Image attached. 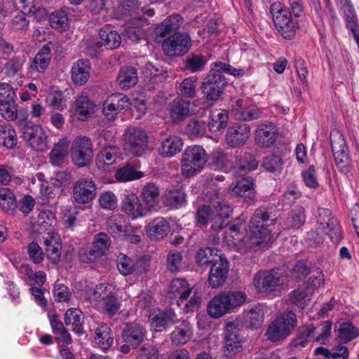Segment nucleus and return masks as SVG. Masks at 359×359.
Returning <instances> with one entry per match:
<instances>
[{
  "mask_svg": "<svg viewBox=\"0 0 359 359\" xmlns=\"http://www.w3.org/2000/svg\"><path fill=\"white\" fill-rule=\"evenodd\" d=\"M0 114L7 121H15L18 118L20 114L14 97L0 103Z\"/></svg>",
  "mask_w": 359,
  "mask_h": 359,
  "instance_id": "obj_56",
  "label": "nucleus"
},
{
  "mask_svg": "<svg viewBox=\"0 0 359 359\" xmlns=\"http://www.w3.org/2000/svg\"><path fill=\"white\" fill-rule=\"evenodd\" d=\"M229 273V262L223 255L211 265L208 282L212 287L222 285L226 280Z\"/></svg>",
  "mask_w": 359,
  "mask_h": 359,
  "instance_id": "obj_23",
  "label": "nucleus"
},
{
  "mask_svg": "<svg viewBox=\"0 0 359 359\" xmlns=\"http://www.w3.org/2000/svg\"><path fill=\"white\" fill-rule=\"evenodd\" d=\"M50 25L53 29L65 30L68 27V18L67 13L63 10H57L49 16Z\"/></svg>",
  "mask_w": 359,
  "mask_h": 359,
  "instance_id": "obj_60",
  "label": "nucleus"
},
{
  "mask_svg": "<svg viewBox=\"0 0 359 359\" xmlns=\"http://www.w3.org/2000/svg\"><path fill=\"white\" fill-rule=\"evenodd\" d=\"M196 76L184 79L180 83L179 89L180 94L186 97H194L196 93Z\"/></svg>",
  "mask_w": 359,
  "mask_h": 359,
  "instance_id": "obj_62",
  "label": "nucleus"
},
{
  "mask_svg": "<svg viewBox=\"0 0 359 359\" xmlns=\"http://www.w3.org/2000/svg\"><path fill=\"white\" fill-rule=\"evenodd\" d=\"M136 263L128 256L120 253L117 257V269L119 272L127 276L132 274L136 270Z\"/></svg>",
  "mask_w": 359,
  "mask_h": 359,
  "instance_id": "obj_59",
  "label": "nucleus"
},
{
  "mask_svg": "<svg viewBox=\"0 0 359 359\" xmlns=\"http://www.w3.org/2000/svg\"><path fill=\"white\" fill-rule=\"evenodd\" d=\"M229 191L231 195L243 197L247 201H253L255 197L254 183L250 177L242 178L236 184H232L229 187Z\"/></svg>",
  "mask_w": 359,
  "mask_h": 359,
  "instance_id": "obj_29",
  "label": "nucleus"
},
{
  "mask_svg": "<svg viewBox=\"0 0 359 359\" xmlns=\"http://www.w3.org/2000/svg\"><path fill=\"white\" fill-rule=\"evenodd\" d=\"M0 207L7 212H13L15 209L16 199L11 189H0Z\"/></svg>",
  "mask_w": 359,
  "mask_h": 359,
  "instance_id": "obj_57",
  "label": "nucleus"
},
{
  "mask_svg": "<svg viewBox=\"0 0 359 359\" xmlns=\"http://www.w3.org/2000/svg\"><path fill=\"white\" fill-rule=\"evenodd\" d=\"M120 87L128 89L137 83V74L136 69L132 67H122L117 77Z\"/></svg>",
  "mask_w": 359,
  "mask_h": 359,
  "instance_id": "obj_46",
  "label": "nucleus"
},
{
  "mask_svg": "<svg viewBox=\"0 0 359 359\" xmlns=\"http://www.w3.org/2000/svg\"><path fill=\"white\" fill-rule=\"evenodd\" d=\"M187 134L191 138L202 136L205 133L206 124L204 121L191 120L185 128Z\"/></svg>",
  "mask_w": 359,
  "mask_h": 359,
  "instance_id": "obj_64",
  "label": "nucleus"
},
{
  "mask_svg": "<svg viewBox=\"0 0 359 359\" xmlns=\"http://www.w3.org/2000/svg\"><path fill=\"white\" fill-rule=\"evenodd\" d=\"M69 141L67 138L60 139L50 152V162L55 166H62L66 163Z\"/></svg>",
  "mask_w": 359,
  "mask_h": 359,
  "instance_id": "obj_33",
  "label": "nucleus"
},
{
  "mask_svg": "<svg viewBox=\"0 0 359 359\" xmlns=\"http://www.w3.org/2000/svg\"><path fill=\"white\" fill-rule=\"evenodd\" d=\"M22 138L33 150L44 152L48 149V137L40 126H26Z\"/></svg>",
  "mask_w": 359,
  "mask_h": 359,
  "instance_id": "obj_15",
  "label": "nucleus"
},
{
  "mask_svg": "<svg viewBox=\"0 0 359 359\" xmlns=\"http://www.w3.org/2000/svg\"><path fill=\"white\" fill-rule=\"evenodd\" d=\"M316 218L318 230L327 234L334 243H338L341 239V230L337 219L332 217L330 210L318 208Z\"/></svg>",
  "mask_w": 359,
  "mask_h": 359,
  "instance_id": "obj_11",
  "label": "nucleus"
},
{
  "mask_svg": "<svg viewBox=\"0 0 359 359\" xmlns=\"http://www.w3.org/2000/svg\"><path fill=\"white\" fill-rule=\"evenodd\" d=\"M336 4L343 12L346 27L359 22L355 10L351 0H336Z\"/></svg>",
  "mask_w": 359,
  "mask_h": 359,
  "instance_id": "obj_52",
  "label": "nucleus"
},
{
  "mask_svg": "<svg viewBox=\"0 0 359 359\" xmlns=\"http://www.w3.org/2000/svg\"><path fill=\"white\" fill-rule=\"evenodd\" d=\"M102 309L109 316L116 315L121 308V302L113 294H107L102 298Z\"/></svg>",
  "mask_w": 359,
  "mask_h": 359,
  "instance_id": "obj_58",
  "label": "nucleus"
},
{
  "mask_svg": "<svg viewBox=\"0 0 359 359\" xmlns=\"http://www.w3.org/2000/svg\"><path fill=\"white\" fill-rule=\"evenodd\" d=\"M246 225L240 219L230 225L224 231V241L230 247H240L246 245L245 239Z\"/></svg>",
  "mask_w": 359,
  "mask_h": 359,
  "instance_id": "obj_21",
  "label": "nucleus"
},
{
  "mask_svg": "<svg viewBox=\"0 0 359 359\" xmlns=\"http://www.w3.org/2000/svg\"><path fill=\"white\" fill-rule=\"evenodd\" d=\"M253 284L259 292H273L283 284V276L275 270L259 271L254 276Z\"/></svg>",
  "mask_w": 359,
  "mask_h": 359,
  "instance_id": "obj_14",
  "label": "nucleus"
},
{
  "mask_svg": "<svg viewBox=\"0 0 359 359\" xmlns=\"http://www.w3.org/2000/svg\"><path fill=\"white\" fill-rule=\"evenodd\" d=\"M94 341L104 351L109 350L114 343L111 330L105 323H101L94 332Z\"/></svg>",
  "mask_w": 359,
  "mask_h": 359,
  "instance_id": "obj_35",
  "label": "nucleus"
},
{
  "mask_svg": "<svg viewBox=\"0 0 359 359\" xmlns=\"http://www.w3.org/2000/svg\"><path fill=\"white\" fill-rule=\"evenodd\" d=\"M191 47V39L187 33L177 32L167 39L163 43L162 48L166 55L170 56H181L185 55Z\"/></svg>",
  "mask_w": 359,
  "mask_h": 359,
  "instance_id": "obj_12",
  "label": "nucleus"
},
{
  "mask_svg": "<svg viewBox=\"0 0 359 359\" xmlns=\"http://www.w3.org/2000/svg\"><path fill=\"white\" fill-rule=\"evenodd\" d=\"M123 141L124 150L128 155L140 157L148 148L147 134L140 128H127L123 133Z\"/></svg>",
  "mask_w": 359,
  "mask_h": 359,
  "instance_id": "obj_7",
  "label": "nucleus"
},
{
  "mask_svg": "<svg viewBox=\"0 0 359 359\" xmlns=\"http://www.w3.org/2000/svg\"><path fill=\"white\" fill-rule=\"evenodd\" d=\"M191 335L190 323L187 320H182L180 324L175 325L174 330L171 332V342L176 346L184 345L189 341Z\"/></svg>",
  "mask_w": 359,
  "mask_h": 359,
  "instance_id": "obj_38",
  "label": "nucleus"
},
{
  "mask_svg": "<svg viewBox=\"0 0 359 359\" xmlns=\"http://www.w3.org/2000/svg\"><path fill=\"white\" fill-rule=\"evenodd\" d=\"M331 145L337 168L341 173L347 175L351 169V159L346 142L342 134L337 133L331 137Z\"/></svg>",
  "mask_w": 359,
  "mask_h": 359,
  "instance_id": "obj_10",
  "label": "nucleus"
},
{
  "mask_svg": "<svg viewBox=\"0 0 359 359\" xmlns=\"http://www.w3.org/2000/svg\"><path fill=\"white\" fill-rule=\"evenodd\" d=\"M192 291V287L189 286L187 281L182 278L174 279L169 287V292L175 295L179 296L181 301L187 299Z\"/></svg>",
  "mask_w": 359,
  "mask_h": 359,
  "instance_id": "obj_50",
  "label": "nucleus"
},
{
  "mask_svg": "<svg viewBox=\"0 0 359 359\" xmlns=\"http://www.w3.org/2000/svg\"><path fill=\"white\" fill-rule=\"evenodd\" d=\"M183 23V18L178 14H174L166 18L161 23L158 24L154 29L156 36L165 37L177 33Z\"/></svg>",
  "mask_w": 359,
  "mask_h": 359,
  "instance_id": "obj_28",
  "label": "nucleus"
},
{
  "mask_svg": "<svg viewBox=\"0 0 359 359\" xmlns=\"http://www.w3.org/2000/svg\"><path fill=\"white\" fill-rule=\"evenodd\" d=\"M140 4L141 3H140L138 0L124 1L126 11L131 13V15H133V13L137 15L133 18V20L137 21V24L140 25H143L144 24H147V20L144 16L152 17L154 15L155 12L152 8L143 6L140 7Z\"/></svg>",
  "mask_w": 359,
  "mask_h": 359,
  "instance_id": "obj_30",
  "label": "nucleus"
},
{
  "mask_svg": "<svg viewBox=\"0 0 359 359\" xmlns=\"http://www.w3.org/2000/svg\"><path fill=\"white\" fill-rule=\"evenodd\" d=\"M316 327L313 325L303 326L299 331V334L294 339V346L296 348L304 347L311 340L315 339Z\"/></svg>",
  "mask_w": 359,
  "mask_h": 359,
  "instance_id": "obj_53",
  "label": "nucleus"
},
{
  "mask_svg": "<svg viewBox=\"0 0 359 359\" xmlns=\"http://www.w3.org/2000/svg\"><path fill=\"white\" fill-rule=\"evenodd\" d=\"M43 244L48 259L53 264L57 263L62 250L60 237L57 234L48 235L43 238Z\"/></svg>",
  "mask_w": 359,
  "mask_h": 359,
  "instance_id": "obj_36",
  "label": "nucleus"
},
{
  "mask_svg": "<svg viewBox=\"0 0 359 359\" xmlns=\"http://www.w3.org/2000/svg\"><path fill=\"white\" fill-rule=\"evenodd\" d=\"M183 144L181 137L170 135L161 141L158 152L161 156L170 158L181 151Z\"/></svg>",
  "mask_w": 359,
  "mask_h": 359,
  "instance_id": "obj_27",
  "label": "nucleus"
},
{
  "mask_svg": "<svg viewBox=\"0 0 359 359\" xmlns=\"http://www.w3.org/2000/svg\"><path fill=\"white\" fill-rule=\"evenodd\" d=\"M100 45L105 46L108 49H114L118 48L121 41L120 34L116 32L111 30L109 27H103L99 32Z\"/></svg>",
  "mask_w": 359,
  "mask_h": 359,
  "instance_id": "obj_43",
  "label": "nucleus"
},
{
  "mask_svg": "<svg viewBox=\"0 0 359 359\" xmlns=\"http://www.w3.org/2000/svg\"><path fill=\"white\" fill-rule=\"evenodd\" d=\"M121 209L132 219L142 217L149 212L137 195L133 193L125 195L121 203Z\"/></svg>",
  "mask_w": 359,
  "mask_h": 359,
  "instance_id": "obj_20",
  "label": "nucleus"
},
{
  "mask_svg": "<svg viewBox=\"0 0 359 359\" xmlns=\"http://www.w3.org/2000/svg\"><path fill=\"white\" fill-rule=\"evenodd\" d=\"M207 161L208 154L202 146H189L182 154L181 173L187 177H193L202 171Z\"/></svg>",
  "mask_w": 359,
  "mask_h": 359,
  "instance_id": "obj_5",
  "label": "nucleus"
},
{
  "mask_svg": "<svg viewBox=\"0 0 359 359\" xmlns=\"http://www.w3.org/2000/svg\"><path fill=\"white\" fill-rule=\"evenodd\" d=\"M210 203L212 208L203 205L198 208L196 213L197 222L203 225L211 222L213 230L222 229L224 219L231 215L232 208L226 201L219 196L211 199Z\"/></svg>",
  "mask_w": 359,
  "mask_h": 359,
  "instance_id": "obj_2",
  "label": "nucleus"
},
{
  "mask_svg": "<svg viewBox=\"0 0 359 359\" xmlns=\"http://www.w3.org/2000/svg\"><path fill=\"white\" fill-rule=\"evenodd\" d=\"M83 313L80 309L71 308L67 309L65 315V323L66 325H72L73 331L78 335L83 333Z\"/></svg>",
  "mask_w": 359,
  "mask_h": 359,
  "instance_id": "obj_45",
  "label": "nucleus"
},
{
  "mask_svg": "<svg viewBox=\"0 0 359 359\" xmlns=\"http://www.w3.org/2000/svg\"><path fill=\"white\" fill-rule=\"evenodd\" d=\"M147 332V330L142 325L133 322L126 325L121 337L125 343H128L133 348H136L145 339Z\"/></svg>",
  "mask_w": 359,
  "mask_h": 359,
  "instance_id": "obj_22",
  "label": "nucleus"
},
{
  "mask_svg": "<svg viewBox=\"0 0 359 359\" xmlns=\"http://www.w3.org/2000/svg\"><path fill=\"white\" fill-rule=\"evenodd\" d=\"M76 113L78 118L85 121L94 112L95 104L90 100L86 93L82 92L75 100Z\"/></svg>",
  "mask_w": 359,
  "mask_h": 359,
  "instance_id": "obj_39",
  "label": "nucleus"
},
{
  "mask_svg": "<svg viewBox=\"0 0 359 359\" xmlns=\"http://www.w3.org/2000/svg\"><path fill=\"white\" fill-rule=\"evenodd\" d=\"M106 224L107 232L115 238H121L124 232L131 229V224L122 214L112 215L107 219Z\"/></svg>",
  "mask_w": 359,
  "mask_h": 359,
  "instance_id": "obj_25",
  "label": "nucleus"
},
{
  "mask_svg": "<svg viewBox=\"0 0 359 359\" xmlns=\"http://www.w3.org/2000/svg\"><path fill=\"white\" fill-rule=\"evenodd\" d=\"M222 255L221 250L217 248H205L198 251L196 259L200 266H205L212 265L217 259H219Z\"/></svg>",
  "mask_w": 359,
  "mask_h": 359,
  "instance_id": "obj_44",
  "label": "nucleus"
},
{
  "mask_svg": "<svg viewBox=\"0 0 359 359\" xmlns=\"http://www.w3.org/2000/svg\"><path fill=\"white\" fill-rule=\"evenodd\" d=\"M169 114L175 123L182 121L191 114L189 102L177 97L170 104Z\"/></svg>",
  "mask_w": 359,
  "mask_h": 359,
  "instance_id": "obj_37",
  "label": "nucleus"
},
{
  "mask_svg": "<svg viewBox=\"0 0 359 359\" xmlns=\"http://www.w3.org/2000/svg\"><path fill=\"white\" fill-rule=\"evenodd\" d=\"M13 5L20 12L15 15L11 21V25L13 29L25 30L29 27V20L25 15L34 13L36 11V7L34 6L33 0H13Z\"/></svg>",
  "mask_w": 359,
  "mask_h": 359,
  "instance_id": "obj_18",
  "label": "nucleus"
},
{
  "mask_svg": "<svg viewBox=\"0 0 359 359\" xmlns=\"http://www.w3.org/2000/svg\"><path fill=\"white\" fill-rule=\"evenodd\" d=\"M141 196L145 206L150 211L158 204L159 189L154 184L149 183L143 188Z\"/></svg>",
  "mask_w": 359,
  "mask_h": 359,
  "instance_id": "obj_51",
  "label": "nucleus"
},
{
  "mask_svg": "<svg viewBox=\"0 0 359 359\" xmlns=\"http://www.w3.org/2000/svg\"><path fill=\"white\" fill-rule=\"evenodd\" d=\"M262 166L270 172H280L283 168V161L276 154H271L263 159Z\"/></svg>",
  "mask_w": 359,
  "mask_h": 359,
  "instance_id": "obj_61",
  "label": "nucleus"
},
{
  "mask_svg": "<svg viewBox=\"0 0 359 359\" xmlns=\"http://www.w3.org/2000/svg\"><path fill=\"white\" fill-rule=\"evenodd\" d=\"M270 218V213L265 208H258L250 219V246L264 248L272 242L271 229H269L263 223Z\"/></svg>",
  "mask_w": 359,
  "mask_h": 359,
  "instance_id": "obj_4",
  "label": "nucleus"
},
{
  "mask_svg": "<svg viewBox=\"0 0 359 359\" xmlns=\"http://www.w3.org/2000/svg\"><path fill=\"white\" fill-rule=\"evenodd\" d=\"M111 245L110 239L105 233H100L95 237L92 246L83 248L79 252V257L82 262H95L103 256Z\"/></svg>",
  "mask_w": 359,
  "mask_h": 359,
  "instance_id": "obj_13",
  "label": "nucleus"
},
{
  "mask_svg": "<svg viewBox=\"0 0 359 359\" xmlns=\"http://www.w3.org/2000/svg\"><path fill=\"white\" fill-rule=\"evenodd\" d=\"M258 161L250 154H245L240 162L233 168V174L243 176L246 173L256 170L258 167Z\"/></svg>",
  "mask_w": 359,
  "mask_h": 359,
  "instance_id": "obj_49",
  "label": "nucleus"
},
{
  "mask_svg": "<svg viewBox=\"0 0 359 359\" xmlns=\"http://www.w3.org/2000/svg\"><path fill=\"white\" fill-rule=\"evenodd\" d=\"M335 341L339 345L347 344L359 337V330L348 322L338 323L334 327Z\"/></svg>",
  "mask_w": 359,
  "mask_h": 359,
  "instance_id": "obj_26",
  "label": "nucleus"
},
{
  "mask_svg": "<svg viewBox=\"0 0 359 359\" xmlns=\"http://www.w3.org/2000/svg\"><path fill=\"white\" fill-rule=\"evenodd\" d=\"M289 8H287L280 2H274L270 6L273 22L278 32L286 39L294 38L304 17L302 1L289 0Z\"/></svg>",
  "mask_w": 359,
  "mask_h": 359,
  "instance_id": "obj_1",
  "label": "nucleus"
},
{
  "mask_svg": "<svg viewBox=\"0 0 359 359\" xmlns=\"http://www.w3.org/2000/svg\"><path fill=\"white\" fill-rule=\"evenodd\" d=\"M17 134L11 124L0 125V146L13 149L17 144Z\"/></svg>",
  "mask_w": 359,
  "mask_h": 359,
  "instance_id": "obj_48",
  "label": "nucleus"
},
{
  "mask_svg": "<svg viewBox=\"0 0 359 359\" xmlns=\"http://www.w3.org/2000/svg\"><path fill=\"white\" fill-rule=\"evenodd\" d=\"M240 321L238 320L226 322L224 339V353L232 357L242 351L243 338L240 334Z\"/></svg>",
  "mask_w": 359,
  "mask_h": 359,
  "instance_id": "obj_8",
  "label": "nucleus"
},
{
  "mask_svg": "<svg viewBox=\"0 0 359 359\" xmlns=\"http://www.w3.org/2000/svg\"><path fill=\"white\" fill-rule=\"evenodd\" d=\"M264 312L259 306H255L243 314L245 323L250 328L259 327L264 320Z\"/></svg>",
  "mask_w": 359,
  "mask_h": 359,
  "instance_id": "obj_55",
  "label": "nucleus"
},
{
  "mask_svg": "<svg viewBox=\"0 0 359 359\" xmlns=\"http://www.w3.org/2000/svg\"><path fill=\"white\" fill-rule=\"evenodd\" d=\"M208 62L207 57L201 53H192L188 55L184 62V69L191 73L204 70Z\"/></svg>",
  "mask_w": 359,
  "mask_h": 359,
  "instance_id": "obj_47",
  "label": "nucleus"
},
{
  "mask_svg": "<svg viewBox=\"0 0 359 359\" xmlns=\"http://www.w3.org/2000/svg\"><path fill=\"white\" fill-rule=\"evenodd\" d=\"M231 114L237 120L250 121L261 117V111L255 107L249 105L248 98H239L231 108Z\"/></svg>",
  "mask_w": 359,
  "mask_h": 359,
  "instance_id": "obj_19",
  "label": "nucleus"
},
{
  "mask_svg": "<svg viewBox=\"0 0 359 359\" xmlns=\"http://www.w3.org/2000/svg\"><path fill=\"white\" fill-rule=\"evenodd\" d=\"M251 128L247 123H234L225 135L226 144L231 147H238L245 144L250 137Z\"/></svg>",
  "mask_w": 359,
  "mask_h": 359,
  "instance_id": "obj_17",
  "label": "nucleus"
},
{
  "mask_svg": "<svg viewBox=\"0 0 359 359\" xmlns=\"http://www.w3.org/2000/svg\"><path fill=\"white\" fill-rule=\"evenodd\" d=\"M90 62L87 60H80L72 67V79L76 85L85 84L90 76Z\"/></svg>",
  "mask_w": 359,
  "mask_h": 359,
  "instance_id": "obj_40",
  "label": "nucleus"
},
{
  "mask_svg": "<svg viewBox=\"0 0 359 359\" xmlns=\"http://www.w3.org/2000/svg\"><path fill=\"white\" fill-rule=\"evenodd\" d=\"M51 59V48L46 44L38 51L29 63V69L32 72L43 73L48 67Z\"/></svg>",
  "mask_w": 359,
  "mask_h": 359,
  "instance_id": "obj_31",
  "label": "nucleus"
},
{
  "mask_svg": "<svg viewBox=\"0 0 359 359\" xmlns=\"http://www.w3.org/2000/svg\"><path fill=\"white\" fill-rule=\"evenodd\" d=\"M277 137L278 129L271 122L260 124L255 131V141L263 147L269 148L273 145Z\"/></svg>",
  "mask_w": 359,
  "mask_h": 359,
  "instance_id": "obj_24",
  "label": "nucleus"
},
{
  "mask_svg": "<svg viewBox=\"0 0 359 359\" xmlns=\"http://www.w3.org/2000/svg\"><path fill=\"white\" fill-rule=\"evenodd\" d=\"M96 189V184L91 179H80L73 187V198L77 203H87L95 197Z\"/></svg>",
  "mask_w": 359,
  "mask_h": 359,
  "instance_id": "obj_16",
  "label": "nucleus"
},
{
  "mask_svg": "<svg viewBox=\"0 0 359 359\" xmlns=\"http://www.w3.org/2000/svg\"><path fill=\"white\" fill-rule=\"evenodd\" d=\"M143 176V173L137 171L135 167L130 164L126 163L122 168L117 170L115 173V177L118 182H129L138 180Z\"/></svg>",
  "mask_w": 359,
  "mask_h": 359,
  "instance_id": "obj_54",
  "label": "nucleus"
},
{
  "mask_svg": "<svg viewBox=\"0 0 359 359\" xmlns=\"http://www.w3.org/2000/svg\"><path fill=\"white\" fill-rule=\"evenodd\" d=\"M228 112L222 109L211 111L208 118V128L212 132L217 133L224 129L228 123Z\"/></svg>",
  "mask_w": 359,
  "mask_h": 359,
  "instance_id": "obj_41",
  "label": "nucleus"
},
{
  "mask_svg": "<svg viewBox=\"0 0 359 359\" xmlns=\"http://www.w3.org/2000/svg\"><path fill=\"white\" fill-rule=\"evenodd\" d=\"M93 143L87 136H79L73 142L70 149L72 162L79 168L88 165L93 158Z\"/></svg>",
  "mask_w": 359,
  "mask_h": 359,
  "instance_id": "obj_9",
  "label": "nucleus"
},
{
  "mask_svg": "<svg viewBox=\"0 0 359 359\" xmlns=\"http://www.w3.org/2000/svg\"><path fill=\"white\" fill-rule=\"evenodd\" d=\"M120 156V149L115 146L105 147L97 155L96 165L99 169L106 170L105 166L111 165Z\"/></svg>",
  "mask_w": 359,
  "mask_h": 359,
  "instance_id": "obj_34",
  "label": "nucleus"
},
{
  "mask_svg": "<svg viewBox=\"0 0 359 359\" xmlns=\"http://www.w3.org/2000/svg\"><path fill=\"white\" fill-rule=\"evenodd\" d=\"M332 323L330 320H325L316 327V335L315 341L320 344H326L331 337Z\"/></svg>",
  "mask_w": 359,
  "mask_h": 359,
  "instance_id": "obj_63",
  "label": "nucleus"
},
{
  "mask_svg": "<svg viewBox=\"0 0 359 359\" xmlns=\"http://www.w3.org/2000/svg\"><path fill=\"white\" fill-rule=\"evenodd\" d=\"M247 299L246 294L241 291L222 292L214 297L208 303V314L214 318H218L234 308L241 306Z\"/></svg>",
  "mask_w": 359,
  "mask_h": 359,
  "instance_id": "obj_3",
  "label": "nucleus"
},
{
  "mask_svg": "<svg viewBox=\"0 0 359 359\" xmlns=\"http://www.w3.org/2000/svg\"><path fill=\"white\" fill-rule=\"evenodd\" d=\"M187 195L182 189L166 191L163 197V202L165 206L172 208H179L185 205Z\"/></svg>",
  "mask_w": 359,
  "mask_h": 359,
  "instance_id": "obj_42",
  "label": "nucleus"
},
{
  "mask_svg": "<svg viewBox=\"0 0 359 359\" xmlns=\"http://www.w3.org/2000/svg\"><path fill=\"white\" fill-rule=\"evenodd\" d=\"M170 229L169 222L162 217L155 218L147 226L149 237L156 240L163 239L167 236Z\"/></svg>",
  "mask_w": 359,
  "mask_h": 359,
  "instance_id": "obj_32",
  "label": "nucleus"
},
{
  "mask_svg": "<svg viewBox=\"0 0 359 359\" xmlns=\"http://www.w3.org/2000/svg\"><path fill=\"white\" fill-rule=\"evenodd\" d=\"M297 324L296 314L292 311H284L269 325L266 335L271 341L284 339L294 330Z\"/></svg>",
  "mask_w": 359,
  "mask_h": 359,
  "instance_id": "obj_6",
  "label": "nucleus"
}]
</instances>
